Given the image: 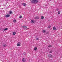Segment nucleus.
I'll use <instances>...</instances> for the list:
<instances>
[{"instance_id": "1a4fd4ad", "label": "nucleus", "mask_w": 62, "mask_h": 62, "mask_svg": "<svg viewBox=\"0 0 62 62\" xmlns=\"http://www.w3.org/2000/svg\"><path fill=\"white\" fill-rule=\"evenodd\" d=\"M6 46H7V45H6V44L4 45L3 46V47H6Z\"/></svg>"}, {"instance_id": "f3484780", "label": "nucleus", "mask_w": 62, "mask_h": 62, "mask_svg": "<svg viewBox=\"0 0 62 62\" xmlns=\"http://www.w3.org/2000/svg\"><path fill=\"white\" fill-rule=\"evenodd\" d=\"M34 50H37V47H35Z\"/></svg>"}, {"instance_id": "423d86ee", "label": "nucleus", "mask_w": 62, "mask_h": 62, "mask_svg": "<svg viewBox=\"0 0 62 62\" xmlns=\"http://www.w3.org/2000/svg\"><path fill=\"white\" fill-rule=\"evenodd\" d=\"M26 3H24L22 4V5H23V6H26Z\"/></svg>"}, {"instance_id": "9b49d317", "label": "nucleus", "mask_w": 62, "mask_h": 62, "mask_svg": "<svg viewBox=\"0 0 62 62\" xmlns=\"http://www.w3.org/2000/svg\"><path fill=\"white\" fill-rule=\"evenodd\" d=\"M13 23H16V20H15V19H14L13 21Z\"/></svg>"}, {"instance_id": "a211bd4d", "label": "nucleus", "mask_w": 62, "mask_h": 62, "mask_svg": "<svg viewBox=\"0 0 62 62\" xmlns=\"http://www.w3.org/2000/svg\"><path fill=\"white\" fill-rule=\"evenodd\" d=\"M16 34V32H14L13 33V35H14Z\"/></svg>"}, {"instance_id": "5701e85b", "label": "nucleus", "mask_w": 62, "mask_h": 62, "mask_svg": "<svg viewBox=\"0 0 62 62\" xmlns=\"http://www.w3.org/2000/svg\"><path fill=\"white\" fill-rule=\"evenodd\" d=\"M56 10L57 11H58V10H59V9H58V8H57L56 9Z\"/></svg>"}, {"instance_id": "ddd939ff", "label": "nucleus", "mask_w": 62, "mask_h": 62, "mask_svg": "<svg viewBox=\"0 0 62 62\" xmlns=\"http://www.w3.org/2000/svg\"><path fill=\"white\" fill-rule=\"evenodd\" d=\"M53 53V50H51L50 51L49 53L51 54V53Z\"/></svg>"}, {"instance_id": "7ed1b4c3", "label": "nucleus", "mask_w": 62, "mask_h": 62, "mask_svg": "<svg viewBox=\"0 0 62 62\" xmlns=\"http://www.w3.org/2000/svg\"><path fill=\"white\" fill-rule=\"evenodd\" d=\"M10 15L9 14L6 15L5 16V17H6V18H8V17H10Z\"/></svg>"}, {"instance_id": "20e7f679", "label": "nucleus", "mask_w": 62, "mask_h": 62, "mask_svg": "<svg viewBox=\"0 0 62 62\" xmlns=\"http://www.w3.org/2000/svg\"><path fill=\"white\" fill-rule=\"evenodd\" d=\"M36 22V21H34L33 20H31V23H35Z\"/></svg>"}, {"instance_id": "4468645a", "label": "nucleus", "mask_w": 62, "mask_h": 62, "mask_svg": "<svg viewBox=\"0 0 62 62\" xmlns=\"http://www.w3.org/2000/svg\"><path fill=\"white\" fill-rule=\"evenodd\" d=\"M12 13V11H10L9 13L10 14H11V13Z\"/></svg>"}, {"instance_id": "aec40b11", "label": "nucleus", "mask_w": 62, "mask_h": 62, "mask_svg": "<svg viewBox=\"0 0 62 62\" xmlns=\"http://www.w3.org/2000/svg\"><path fill=\"white\" fill-rule=\"evenodd\" d=\"M58 14H59L60 13V11H59L58 12Z\"/></svg>"}, {"instance_id": "f03ea898", "label": "nucleus", "mask_w": 62, "mask_h": 62, "mask_svg": "<svg viewBox=\"0 0 62 62\" xmlns=\"http://www.w3.org/2000/svg\"><path fill=\"white\" fill-rule=\"evenodd\" d=\"M21 42H18L17 44V46H21Z\"/></svg>"}, {"instance_id": "6ab92c4d", "label": "nucleus", "mask_w": 62, "mask_h": 62, "mask_svg": "<svg viewBox=\"0 0 62 62\" xmlns=\"http://www.w3.org/2000/svg\"><path fill=\"white\" fill-rule=\"evenodd\" d=\"M8 28H6L5 29H4V31H5V30H8Z\"/></svg>"}, {"instance_id": "2eb2a0df", "label": "nucleus", "mask_w": 62, "mask_h": 62, "mask_svg": "<svg viewBox=\"0 0 62 62\" xmlns=\"http://www.w3.org/2000/svg\"><path fill=\"white\" fill-rule=\"evenodd\" d=\"M41 19L42 20L43 19H44V17L43 16H41Z\"/></svg>"}, {"instance_id": "412c9836", "label": "nucleus", "mask_w": 62, "mask_h": 62, "mask_svg": "<svg viewBox=\"0 0 62 62\" xmlns=\"http://www.w3.org/2000/svg\"><path fill=\"white\" fill-rule=\"evenodd\" d=\"M22 16H20L19 17V18H22Z\"/></svg>"}, {"instance_id": "f257e3e1", "label": "nucleus", "mask_w": 62, "mask_h": 62, "mask_svg": "<svg viewBox=\"0 0 62 62\" xmlns=\"http://www.w3.org/2000/svg\"><path fill=\"white\" fill-rule=\"evenodd\" d=\"M31 1L32 3H34V4L35 3H38L39 2L38 0H31Z\"/></svg>"}, {"instance_id": "dca6fc26", "label": "nucleus", "mask_w": 62, "mask_h": 62, "mask_svg": "<svg viewBox=\"0 0 62 62\" xmlns=\"http://www.w3.org/2000/svg\"><path fill=\"white\" fill-rule=\"evenodd\" d=\"M46 32V31L45 30H44L43 31V33H45V32Z\"/></svg>"}, {"instance_id": "f8f14e48", "label": "nucleus", "mask_w": 62, "mask_h": 62, "mask_svg": "<svg viewBox=\"0 0 62 62\" xmlns=\"http://www.w3.org/2000/svg\"><path fill=\"white\" fill-rule=\"evenodd\" d=\"M39 19V17L38 16L35 17V19Z\"/></svg>"}, {"instance_id": "0eeeda50", "label": "nucleus", "mask_w": 62, "mask_h": 62, "mask_svg": "<svg viewBox=\"0 0 62 62\" xmlns=\"http://www.w3.org/2000/svg\"><path fill=\"white\" fill-rule=\"evenodd\" d=\"M48 56L49 57H52V55H51V54H50L48 55Z\"/></svg>"}, {"instance_id": "b1692460", "label": "nucleus", "mask_w": 62, "mask_h": 62, "mask_svg": "<svg viewBox=\"0 0 62 62\" xmlns=\"http://www.w3.org/2000/svg\"><path fill=\"white\" fill-rule=\"evenodd\" d=\"M48 28H50L51 27V26H48Z\"/></svg>"}, {"instance_id": "4be33fe9", "label": "nucleus", "mask_w": 62, "mask_h": 62, "mask_svg": "<svg viewBox=\"0 0 62 62\" xmlns=\"http://www.w3.org/2000/svg\"><path fill=\"white\" fill-rule=\"evenodd\" d=\"M52 47V45L49 46H48V47Z\"/></svg>"}, {"instance_id": "9d476101", "label": "nucleus", "mask_w": 62, "mask_h": 62, "mask_svg": "<svg viewBox=\"0 0 62 62\" xmlns=\"http://www.w3.org/2000/svg\"><path fill=\"white\" fill-rule=\"evenodd\" d=\"M53 30H57L56 29V28L54 26L53 28Z\"/></svg>"}, {"instance_id": "6e6552de", "label": "nucleus", "mask_w": 62, "mask_h": 62, "mask_svg": "<svg viewBox=\"0 0 62 62\" xmlns=\"http://www.w3.org/2000/svg\"><path fill=\"white\" fill-rule=\"evenodd\" d=\"M23 28L26 29L27 28V27L25 26H23Z\"/></svg>"}, {"instance_id": "39448f33", "label": "nucleus", "mask_w": 62, "mask_h": 62, "mask_svg": "<svg viewBox=\"0 0 62 62\" xmlns=\"http://www.w3.org/2000/svg\"><path fill=\"white\" fill-rule=\"evenodd\" d=\"M26 61V60L24 59V58H23V59H22V61L23 62H25V61Z\"/></svg>"}, {"instance_id": "393cba45", "label": "nucleus", "mask_w": 62, "mask_h": 62, "mask_svg": "<svg viewBox=\"0 0 62 62\" xmlns=\"http://www.w3.org/2000/svg\"><path fill=\"white\" fill-rule=\"evenodd\" d=\"M36 40H39V38H36Z\"/></svg>"}]
</instances>
